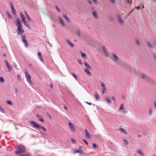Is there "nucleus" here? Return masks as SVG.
I'll return each mask as SVG.
<instances>
[{"label": "nucleus", "instance_id": "e2e57ef3", "mask_svg": "<svg viewBox=\"0 0 156 156\" xmlns=\"http://www.w3.org/2000/svg\"><path fill=\"white\" fill-rule=\"evenodd\" d=\"M64 108H65L66 110H67V107L66 106H64Z\"/></svg>", "mask_w": 156, "mask_h": 156}, {"label": "nucleus", "instance_id": "393cba45", "mask_svg": "<svg viewBox=\"0 0 156 156\" xmlns=\"http://www.w3.org/2000/svg\"><path fill=\"white\" fill-rule=\"evenodd\" d=\"M81 56L84 59H86L87 57L86 54L85 53H83L81 52Z\"/></svg>", "mask_w": 156, "mask_h": 156}, {"label": "nucleus", "instance_id": "dca6fc26", "mask_svg": "<svg viewBox=\"0 0 156 156\" xmlns=\"http://www.w3.org/2000/svg\"><path fill=\"white\" fill-rule=\"evenodd\" d=\"M66 42L71 47H73L74 45V44L69 40H66Z\"/></svg>", "mask_w": 156, "mask_h": 156}, {"label": "nucleus", "instance_id": "864d4df0", "mask_svg": "<svg viewBox=\"0 0 156 156\" xmlns=\"http://www.w3.org/2000/svg\"><path fill=\"white\" fill-rule=\"evenodd\" d=\"M71 140L72 142L73 143H75V140L73 138L71 139Z\"/></svg>", "mask_w": 156, "mask_h": 156}, {"label": "nucleus", "instance_id": "f03ea898", "mask_svg": "<svg viewBox=\"0 0 156 156\" xmlns=\"http://www.w3.org/2000/svg\"><path fill=\"white\" fill-rule=\"evenodd\" d=\"M29 122L34 127L37 129L41 128L44 131H46V129L44 127L37 124L35 122L31 121Z\"/></svg>", "mask_w": 156, "mask_h": 156}, {"label": "nucleus", "instance_id": "79ce46f5", "mask_svg": "<svg viewBox=\"0 0 156 156\" xmlns=\"http://www.w3.org/2000/svg\"><path fill=\"white\" fill-rule=\"evenodd\" d=\"M55 7H56V9H57V11L58 12H60L61 11H60V9L57 6H56Z\"/></svg>", "mask_w": 156, "mask_h": 156}, {"label": "nucleus", "instance_id": "6e6552de", "mask_svg": "<svg viewBox=\"0 0 156 156\" xmlns=\"http://www.w3.org/2000/svg\"><path fill=\"white\" fill-rule=\"evenodd\" d=\"M5 65H6V66L7 68L8 69L9 71H11L12 69V68H11V66L9 64V63H8V61L6 60H5Z\"/></svg>", "mask_w": 156, "mask_h": 156}, {"label": "nucleus", "instance_id": "a211bd4d", "mask_svg": "<svg viewBox=\"0 0 156 156\" xmlns=\"http://www.w3.org/2000/svg\"><path fill=\"white\" fill-rule=\"evenodd\" d=\"M84 71L88 76H90L91 75V73L90 72L89 70L88 69H84Z\"/></svg>", "mask_w": 156, "mask_h": 156}, {"label": "nucleus", "instance_id": "5701e85b", "mask_svg": "<svg viewBox=\"0 0 156 156\" xmlns=\"http://www.w3.org/2000/svg\"><path fill=\"white\" fill-rule=\"evenodd\" d=\"M95 98L96 100H99V96L98 94L95 93L94 94Z\"/></svg>", "mask_w": 156, "mask_h": 156}, {"label": "nucleus", "instance_id": "603ef678", "mask_svg": "<svg viewBox=\"0 0 156 156\" xmlns=\"http://www.w3.org/2000/svg\"><path fill=\"white\" fill-rule=\"evenodd\" d=\"M136 44H137V45H139V44H140V42L138 40H136Z\"/></svg>", "mask_w": 156, "mask_h": 156}, {"label": "nucleus", "instance_id": "c85d7f7f", "mask_svg": "<svg viewBox=\"0 0 156 156\" xmlns=\"http://www.w3.org/2000/svg\"><path fill=\"white\" fill-rule=\"evenodd\" d=\"M23 42L24 43V44H25V46L26 47H28V44L27 43V40L24 41H23Z\"/></svg>", "mask_w": 156, "mask_h": 156}, {"label": "nucleus", "instance_id": "e433bc0d", "mask_svg": "<svg viewBox=\"0 0 156 156\" xmlns=\"http://www.w3.org/2000/svg\"><path fill=\"white\" fill-rule=\"evenodd\" d=\"M11 10H12V13L13 14H16V10H15V9H14V8L11 9Z\"/></svg>", "mask_w": 156, "mask_h": 156}, {"label": "nucleus", "instance_id": "4be33fe9", "mask_svg": "<svg viewBox=\"0 0 156 156\" xmlns=\"http://www.w3.org/2000/svg\"><path fill=\"white\" fill-rule=\"evenodd\" d=\"M18 156H31L30 153H26L23 154L19 155Z\"/></svg>", "mask_w": 156, "mask_h": 156}, {"label": "nucleus", "instance_id": "9d476101", "mask_svg": "<svg viewBox=\"0 0 156 156\" xmlns=\"http://www.w3.org/2000/svg\"><path fill=\"white\" fill-rule=\"evenodd\" d=\"M102 50L104 52V53L105 55L107 57H108L109 56V54L108 52L105 50V47L103 46L102 47Z\"/></svg>", "mask_w": 156, "mask_h": 156}, {"label": "nucleus", "instance_id": "2eb2a0df", "mask_svg": "<svg viewBox=\"0 0 156 156\" xmlns=\"http://www.w3.org/2000/svg\"><path fill=\"white\" fill-rule=\"evenodd\" d=\"M24 24L28 28H29L30 27V26L29 24L28 23L27 21L26 20H25L22 21Z\"/></svg>", "mask_w": 156, "mask_h": 156}, {"label": "nucleus", "instance_id": "0e129e2a", "mask_svg": "<svg viewBox=\"0 0 156 156\" xmlns=\"http://www.w3.org/2000/svg\"><path fill=\"white\" fill-rule=\"evenodd\" d=\"M105 91L104 90H103L102 91V93L103 94H104L105 93Z\"/></svg>", "mask_w": 156, "mask_h": 156}, {"label": "nucleus", "instance_id": "20e7f679", "mask_svg": "<svg viewBox=\"0 0 156 156\" xmlns=\"http://www.w3.org/2000/svg\"><path fill=\"white\" fill-rule=\"evenodd\" d=\"M24 32V30L23 29V27L22 25L18 26L17 29V34H21Z\"/></svg>", "mask_w": 156, "mask_h": 156}, {"label": "nucleus", "instance_id": "c9c22d12", "mask_svg": "<svg viewBox=\"0 0 156 156\" xmlns=\"http://www.w3.org/2000/svg\"><path fill=\"white\" fill-rule=\"evenodd\" d=\"M92 147L94 148H96L97 147V146L95 144L93 143L92 144Z\"/></svg>", "mask_w": 156, "mask_h": 156}, {"label": "nucleus", "instance_id": "bf43d9fd", "mask_svg": "<svg viewBox=\"0 0 156 156\" xmlns=\"http://www.w3.org/2000/svg\"><path fill=\"white\" fill-rule=\"evenodd\" d=\"M24 13L25 14L26 16H27V15H28L26 11H24Z\"/></svg>", "mask_w": 156, "mask_h": 156}, {"label": "nucleus", "instance_id": "a19ab883", "mask_svg": "<svg viewBox=\"0 0 156 156\" xmlns=\"http://www.w3.org/2000/svg\"><path fill=\"white\" fill-rule=\"evenodd\" d=\"M26 17H27V20L29 21H30V20H31L30 18L28 15H27V16H26Z\"/></svg>", "mask_w": 156, "mask_h": 156}, {"label": "nucleus", "instance_id": "cd10ccee", "mask_svg": "<svg viewBox=\"0 0 156 156\" xmlns=\"http://www.w3.org/2000/svg\"><path fill=\"white\" fill-rule=\"evenodd\" d=\"M120 130L121 132L125 134H127V132L125 130L123 129L122 128Z\"/></svg>", "mask_w": 156, "mask_h": 156}, {"label": "nucleus", "instance_id": "f704fd0d", "mask_svg": "<svg viewBox=\"0 0 156 156\" xmlns=\"http://www.w3.org/2000/svg\"><path fill=\"white\" fill-rule=\"evenodd\" d=\"M76 33L79 36H80V30H77L76 31Z\"/></svg>", "mask_w": 156, "mask_h": 156}, {"label": "nucleus", "instance_id": "09e8293b", "mask_svg": "<svg viewBox=\"0 0 156 156\" xmlns=\"http://www.w3.org/2000/svg\"><path fill=\"white\" fill-rule=\"evenodd\" d=\"M123 110V105H122L121 107L119 108V110Z\"/></svg>", "mask_w": 156, "mask_h": 156}, {"label": "nucleus", "instance_id": "c756f323", "mask_svg": "<svg viewBox=\"0 0 156 156\" xmlns=\"http://www.w3.org/2000/svg\"><path fill=\"white\" fill-rule=\"evenodd\" d=\"M106 100L108 103L111 104V101L110 99L109 98H107L106 99Z\"/></svg>", "mask_w": 156, "mask_h": 156}, {"label": "nucleus", "instance_id": "a18cd8bd", "mask_svg": "<svg viewBox=\"0 0 156 156\" xmlns=\"http://www.w3.org/2000/svg\"><path fill=\"white\" fill-rule=\"evenodd\" d=\"M124 141L126 144L127 145L128 144V142L127 140H124Z\"/></svg>", "mask_w": 156, "mask_h": 156}, {"label": "nucleus", "instance_id": "5fc2aeb1", "mask_svg": "<svg viewBox=\"0 0 156 156\" xmlns=\"http://www.w3.org/2000/svg\"><path fill=\"white\" fill-rule=\"evenodd\" d=\"M85 103H87V104L89 105H91L92 104L91 103L89 102H85Z\"/></svg>", "mask_w": 156, "mask_h": 156}, {"label": "nucleus", "instance_id": "473e14b6", "mask_svg": "<svg viewBox=\"0 0 156 156\" xmlns=\"http://www.w3.org/2000/svg\"><path fill=\"white\" fill-rule=\"evenodd\" d=\"M22 41H24L26 40V37L24 35H23L22 36Z\"/></svg>", "mask_w": 156, "mask_h": 156}, {"label": "nucleus", "instance_id": "4c0bfd02", "mask_svg": "<svg viewBox=\"0 0 156 156\" xmlns=\"http://www.w3.org/2000/svg\"><path fill=\"white\" fill-rule=\"evenodd\" d=\"M7 13L8 17L10 19L11 18V15L9 13V12L8 11L7 12Z\"/></svg>", "mask_w": 156, "mask_h": 156}, {"label": "nucleus", "instance_id": "1a4fd4ad", "mask_svg": "<svg viewBox=\"0 0 156 156\" xmlns=\"http://www.w3.org/2000/svg\"><path fill=\"white\" fill-rule=\"evenodd\" d=\"M58 20L61 25L63 26H65V23L63 21V19L61 17H58Z\"/></svg>", "mask_w": 156, "mask_h": 156}, {"label": "nucleus", "instance_id": "7c9ffc66", "mask_svg": "<svg viewBox=\"0 0 156 156\" xmlns=\"http://www.w3.org/2000/svg\"><path fill=\"white\" fill-rule=\"evenodd\" d=\"M75 152L76 153H79L80 154H82L83 153V151L81 150H76L75 151Z\"/></svg>", "mask_w": 156, "mask_h": 156}, {"label": "nucleus", "instance_id": "b1692460", "mask_svg": "<svg viewBox=\"0 0 156 156\" xmlns=\"http://www.w3.org/2000/svg\"><path fill=\"white\" fill-rule=\"evenodd\" d=\"M84 64L86 66V67L89 69H90L91 67L86 62H84Z\"/></svg>", "mask_w": 156, "mask_h": 156}, {"label": "nucleus", "instance_id": "f257e3e1", "mask_svg": "<svg viewBox=\"0 0 156 156\" xmlns=\"http://www.w3.org/2000/svg\"><path fill=\"white\" fill-rule=\"evenodd\" d=\"M26 151L25 147L23 145H19L17 147L16 149L15 150V154H21L24 152Z\"/></svg>", "mask_w": 156, "mask_h": 156}, {"label": "nucleus", "instance_id": "774afa93", "mask_svg": "<svg viewBox=\"0 0 156 156\" xmlns=\"http://www.w3.org/2000/svg\"><path fill=\"white\" fill-rule=\"evenodd\" d=\"M144 5H142V8H144Z\"/></svg>", "mask_w": 156, "mask_h": 156}, {"label": "nucleus", "instance_id": "4d7b16f0", "mask_svg": "<svg viewBox=\"0 0 156 156\" xmlns=\"http://www.w3.org/2000/svg\"><path fill=\"white\" fill-rule=\"evenodd\" d=\"M154 107H155V108L156 109V101L154 103Z\"/></svg>", "mask_w": 156, "mask_h": 156}, {"label": "nucleus", "instance_id": "680f3d73", "mask_svg": "<svg viewBox=\"0 0 156 156\" xmlns=\"http://www.w3.org/2000/svg\"><path fill=\"white\" fill-rule=\"evenodd\" d=\"M50 87L51 88H52L53 87V85L52 84H51L50 85Z\"/></svg>", "mask_w": 156, "mask_h": 156}, {"label": "nucleus", "instance_id": "423d86ee", "mask_svg": "<svg viewBox=\"0 0 156 156\" xmlns=\"http://www.w3.org/2000/svg\"><path fill=\"white\" fill-rule=\"evenodd\" d=\"M110 58L114 62H117L119 60L118 58L115 55L110 57Z\"/></svg>", "mask_w": 156, "mask_h": 156}, {"label": "nucleus", "instance_id": "0eeeda50", "mask_svg": "<svg viewBox=\"0 0 156 156\" xmlns=\"http://www.w3.org/2000/svg\"><path fill=\"white\" fill-rule=\"evenodd\" d=\"M85 135L87 138L89 139L90 137V135L89 133L88 130L86 129H84Z\"/></svg>", "mask_w": 156, "mask_h": 156}, {"label": "nucleus", "instance_id": "412c9836", "mask_svg": "<svg viewBox=\"0 0 156 156\" xmlns=\"http://www.w3.org/2000/svg\"><path fill=\"white\" fill-rule=\"evenodd\" d=\"M63 17L66 19V20L69 22H70V20L68 16L65 15H63Z\"/></svg>", "mask_w": 156, "mask_h": 156}, {"label": "nucleus", "instance_id": "39448f33", "mask_svg": "<svg viewBox=\"0 0 156 156\" xmlns=\"http://www.w3.org/2000/svg\"><path fill=\"white\" fill-rule=\"evenodd\" d=\"M68 125L69 126L70 130L72 132H75V126L73 124L70 122L68 123Z\"/></svg>", "mask_w": 156, "mask_h": 156}, {"label": "nucleus", "instance_id": "72a5a7b5", "mask_svg": "<svg viewBox=\"0 0 156 156\" xmlns=\"http://www.w3.org/2000/svg\"><path fill=\"white\" fill-rule=\"evenodd\" d=\"M4 82V79L2 77H0V82L1 83H2Z\"/></svg>", "mask_w": 156, "mask_h": 156}, {"label": "nucleus", "instance_id": "2f4dec72", "mask_svg": "<svg viewBox=\"0 0 156 156\" xmlns=\"http://www.w3.org/2000/svg\"><path fill=\"white\" fill-rule=\"evenodd\" d=\"M72 74L73 76L76 80H77L78 79L77 76L74 73H72Z\"/></svg>", "mask_w": 156, "mask_h": 156}, {"label": "nucleus", "instance_id": "6ab92c4d", "mask_svg": "<svg viewBox=\"0 0 156 156\" xmlns=\"http://www.w3.org/2000/svg\"><path fill=\"white\" fill-rule=\"evenodd\" d=\"M89 3L90 4H92V2H93L95 4H98V1H88Z\"/></svg>", "mask_w": 156, "mask_h": 156}, {"label": "nucleus", "instance_id": "4468645a", "mask_svg": "<svg viewBox=\"0 0 156 156\" xmlns=\"http://www.w3.org/2000/svg\"><path fill=\"white\" fill-rule=\"evenodd\" d=\"M16 25L18 27V26H19L20 25H21V21L19 19L17 18L16 19Z\"/></svg>", "mask_w": 156, "mask_h": 156}, {"label": "nucleus", "instance_id": "c03bdc74", "mask_svg": "<svg viewBox=\"0 0 156 156\" xmlns=\"http://www.w3.org/2000/svg\"><path fill=\"white\" fill-rule=\"evenodd\" d=\"M0 111L4 113V110L2 108V107L0 106Z\"/></svg>", "mask_w": 156, "mask_h": 156}, {"label": "nucleus", "instance_id": "338daca9", "mask_svg": "<svg viewBox=\"0 0 156 156\" xmlns=\"http://www.w3.org/2000/svg\"><path fill=\"white\" fill-rule=\"evenodd\" d=\"M6 54H3V56H4V57H5L6 56Z\"/></svg>", "mask_w": 156, "mask_h": 156}, {"label": "nucleus", "instance_id": "bb28decb", "mask_svg": "<svg viewBox=\"0 0 156 156\" xmlns=\"http://www.w3.org/2000/svg\"><path fill=\"white\" fill-rule=\"evenodd\" d=\"M118 19L119 22L120 23H122L123 22V20L122 19V18L120 17L119 16L118 17Z\"/></svg>", "mask_w": 156, "mask_h": 156}, {"label": "nucleus", "instance_id": "ddd939ff", "mask_svg": "<svg viewBox=\"0 0 156 156\" xmlns=\"http://www.w3.org/2000/svg\"><path fill=\"white\" fill-rule=\"evenodd\" d=\"M37 55L40 60L41 61V62H43L44 60L41 53L40 52H38Z\"/></svg>", "mask_w": 156, "mask_h": 156}, {"label": "nucleus", "instance_id": "58836bf2", "mask_svg": "<svg viewBox=\"0 0 156 156\" xmlns=\"http://www.w3.org/2000/svg\"><path fill=\"white\" fill-rule=\"evenodd\" d=\"M140 77L143 79H145L146 77V76L143 74H141L140 75Z\"/></svg>", "mask_w": 156, "mask_h": 156}, {"label": "nucleus", "instance_id": "8fccbe9b", "mask_svg": "<svg viewBox=\"0 0 156 156\" xmlns=\"http://www.w3.org/2000/svg\"><path fill=\"white\" fill-rule=\"evenodd\" d=\"M83 142H84V143H85V144L87 145L88 144V143L85 140H83Z\"/></svg>", "mask_w": 156, "mask_h": 156}, {"label": "nucleus", "instance_id": "7ed1b4c3", "mask_svg": "<svg viewBox=\"0 0 156 156\" xmlns=\"http://www.w3.org/2000/svg\"><path fill=\"white\" fill-rule=\"evenodd\" d=\"M25 74L28 82L31 84H33V83L31 80L30 76L28 74V73L27 71H25Z\"/></svg>", "mask_w": 156, "mask_h": 156}, {"label": "nucleus", "instance_id": "f8f14e48", "mask_svg": "<svg viewBox=\"0 0 156 156\" xmlns=\"http://www.w3.org/2000/svg\"><path fill=\"white\" fill-rule=\"evenodd\" d=\"M136 153L141 155H144V154L141 150L140 149H137L136 151Z\"/></svg>", "mask_w": 156, "mask_h": 156}, {"label": "nucleus", "instance_id": "9b49d317", "mask_svg": "<svg viewBox=\"0 0 156 156\" xmlns=\"http://www.w3.org/2000/svg\"><path fill=\"white\" fill-rule=\"evenodd\" d=\"M92 14L94 17L96 19H98V16L96 12L94 11H92Z\"/></svg>", "mask_w": 156, "mask_h": 156}, {"label": "nucleus", "instance_id": "49530a36", "mask_svg": "<svg viewBox=\"0 0 156 156\" xmlns=\"http://www.w3.org/2000/svg\"><path fill=\"white\" fill-rule=\"evenodd\" d=\"M17 79H18V80L19 81H20L21 80H20V76L19 75H17Z\"/></svg>", "mask_w": 156, "mask_h": 156}, {"label": "nucleus", "instance_id": "69168bd1", "mask_svg": "<svg viewBox=\"0 0 156 156\" xmlns=\"http://www.w3.org/2000/svg\"><path fill=\"white\" fill-rule=\"evenodd\" d=\"M129 1L130 3V4H131L132 3V1Z\"/></svg>", "mask_w": 156, "mask_h": 156}, {"label": "nucleus", "instance_id": "f3484780", "mask_svg": "<svg viewBox=\"0 0 156 156\" xmlns=\"http://www.w3.org/2000/svg\"><path fill=\"white\" fill-rule=\"evenodd\" d=\"M37 116L38 118V119L39 121L43 122H44V120L43 119L42 117L41 116L39 115H37Z\"/></svg>", "mask_w": 156, "mask_h": 156}, {"label": "nucleus", "instance_id": "37998d69", "mask_svg": "<svg viewBox=\"0 0 156 156\" xmlns=\"http://www.w3.org/2000/svg\"><path fill=\"white\" fill-rule=\"evenodd\" d=\"M152 112H153V110L152 109H151L149 111V115H151L152 114Z\"/></svg>", "mask_w": 156, "mask_h": 156}, {"label": "nucleus", "instance_id": "aec40b11", "mask_svg": "<svg viewBox=\"0 0 156 156\" xmlns=\"http://www.w3.org/2000/svg\"><path fill=\"white\" fill-rule=\"evenodd\" d=\"M20 15L21 18L22 19V21L26 20L25 18L24 15H23L22 13H20Z\"/></svg>", "mask_w": 156, "mask_h": 156}, {"label": "nucleus", "instance_id": "13d9d810", "mask_svg": "<svg viewBox=\"0 0 156 156\" xmlns=\"http://www.w3.org/2000/svg\"><path fill=\"white\" fill-rule=\"evenodd\" d=\"M140 8V6H138V7H137V10H139Z\"/></svg>", "mask_w": 156, "mask_h": 156}, {"label": "nucleus", "instance_id": "ea45409f", "mask_svg": "<svg viewBox=\"0 0 156 156\" xmlns=\"http://www.w3.org/2000/svg\"><path fill=\"white\" fill-rule=\"evenodd\" d=\"M7 103L11 105H12V102L10 101H8L7 102Z\"/></svg>", "mask_w": 156, "mask_h": 156}, {"label": "nucleus", "instance_id": "6e6d98bb", "mask_svg": "<svg viewBox=\"0 0 156 156\" xmlns=\"http://www.w3.org/2000/svg\"><path fill=\"white\" fill-rule=\"evenodd\" d=\"M148 46L150 48L151 47H152L151 44H150V43H148Z\"/></svg>", "mask_w": 156, "mask_h": 156}, {"label": "nucleus", "instance_id": "052dcab7", "mask_svg": "<svg viewBox=\"0 0 156 156\" xmlns=\"http://www.w3.org/2000/svg\"><path fill=\"white\" fill-rule=\"evenodd\" d=\"M112 99H113L114 101H115V98L114 97H112Z\"/></svg>", "mask_w": 156, "mask_h": 156}, {"label": "nucleus", "instance_id": "3c124183", "mask_svg": "<svg viewBox=\"0 0 156 156\" xmlns=\"http://www.w3.org/2000/svg\"><path fill=\"white\" fill-rule=\"evenodd\" d=\"M10 6H11V9L14 8V6L12 3H10Z\"/></svg>", "mask_w": 156, "mask_h": 156}, {"label": "nucleus", "instance_id": "de8ad7c7", "mask_svg": "<svg viewBox=\"0 0 156 156\" xmlns=\"http://www.w3.org/2000/svg\"><path fill=\"white\" fill-rule=\"evenodd\" d=\"M78 62L80 65H82V62L81 60L79 59L78 60Z\"/></svg>", "mask_w": 156, "mask_h": 156}, {"label": "nucleus", "instance_id": "a878e982", "mask_svg": "<svg viewBox=\"0 0 156 156\" xmlns=\"http://www.w3.org/2000/svg\"><path fill=\"white\" fill-rule=\"evenodd\" d=\"M101 86L102 87L103 89L105 90H106V88L105 87L104 83H102L101 84Z\"/></svg>", "mask_w": 156, "mask_h": 156}]
</instances>
